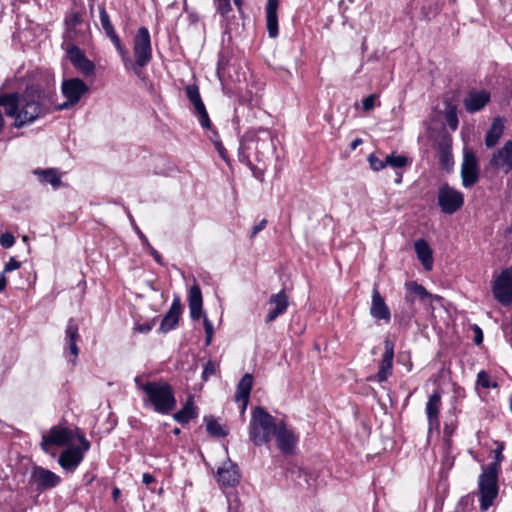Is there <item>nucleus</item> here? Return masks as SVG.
<instances>
[{"instance_id":"1","label":"nucleus","mask_w":512,"mask_h":512,"mask_svg":"<svg viewBox=\"0 0 512 512\" xmlns=\"http://www.w3.org/2000/svg\"><path fill=\"white\" fill-rule=\"evenodd\" d=\"M61 91L66 101L55 105L56 91L53 85L32 84L22 93L1 94L0 106L4 107L8 117L14 118V127L22 128L52 110H66L76 105L89 87L79 78H70L62 82Z\"/></svg>"},{"instance_id":"2","label":"nucleus","mask_w":512,"mask_h":512,"mask_svg":"<svg viewBox=\"0 0 512 512\" xmlns=\"http://www.w3.org/2000/svg\"><path fill=\"white\" fill-rule=\"evenodd\" d=\"M138 390L144 393L143 404L159 414H169L175 409L177 401L172 386L166 381H148L143 383L141 377L135 378Z\"/></svg>"},{"instance_id":"3","label":"nucleus","mask_w":512,"mask_h":512,"mask_svg":"<svg viewBox=\"0 0 512 512\" xmlns=\"http://www.w3.org/2000/svg\"><path fill=\"white\" fill-rule=\"evenodd\" d=\"M278 426L276 419L264 408L257 406L253 409L249 424V439L256 445L267 444Z\"/></svg>"},{"instance_id":"4","label":"nucleus","mask_w":512,"mask_h":512,"mask_svg":"<svg viewBox=\"0 0 512 512\" xmlns=\"http://www.w3.org/2000/svg\"><path fill=\"white\" fill-rule=\"evenodd\" d=\"M133 53L135 62L126 57L127 51L122 55L126 68L132 69L137 76L141 75L140 68L146 66L152 59L150 33L146 27H140L134 37Z\"/></svg>"},{"instance_id":"5","label":"nucleus","mask_w":512,"mask_h":512,"mask_svg":"<svg viewBox=\"0 0 512 512\" xmlns=\"http://www.w3.org/2000/svg\"><path fill=\"white\" fill-rule=\"evenodd\" d=\"M495 464H489L483 468L482 474L479 476L478 489L480 493V508L483 511L493 504L494 499L498 495V473L495 470Z\"/></svg>"},{"instance_id":"6","label":"nucleus","mask_w":512,"mask_h":512,"mask_svg":"<svg viewBox=\"0 0 512 512\" xmlns=\"http://www.w3.org/2000/svg\"><path fill=\"white\" fill-rule=\"evenodd\" d=\"M271 144V137L268 131H248L246 132L240 142L239 159L243 163H249V158L245 154L246 151L255 149L257 154H263L262 150L268 148Z\"/></svg>"},{"instance_id":"7","label":"nucleus","mask_w":512,"mask_h":512,"mask_svg":"<svg viewBox=\"0 0 512 512\" xmlns=\"http://www.w3.org/2000/svg\"><path fill=\"white\" fill-rule=\"evenodd\" d=\"M80 446L67 447L58 458V463L66 472H74L84 458L85 452L90 449V443L84 434L77 431Z\"/></svg>"},{"instance_id":"8","label":"nucleus","mask_w":512,"mask_h":512,"mask_svg":"<svg viewBox=\"0 0 512 512\" xmlns=\"http://www.w3.org/2000/svg\"><path fill=\"white\" fill-rule=\"evenodd\" d=\"M74 440L73 430L56 425L48 433L42 435L41 448L44 452L50 453L51 446L69 447Z\"/></svg>"},{"instance_id":"9","label":"nucleus","mask_w":512,"mask_h":512,"mask_svg":"<svg viewBox=\"0 0 512 512\" xmlns=\"http://www.w3.org/2000/svg\"><path fill=\"white\" fill-rule=\"evenodd\" d=\"M438 205L444 214H454L464 204V195L459 190L444 184L438 191Z\"/></svg>"},{"instance_id":"10","label":"nucleus","mask_w":512,"mask_h":512,"mask_svg":"<svg viewBox=\"0 0 512 512\" xmlns=\"http://www.w3.org/2000/svg\"><path fill=\"white\" fill-rule=\"evenodd\" d=\"M492 292L495 299L504 306L512 303V268L504 269L495 279Z\"/></svg>"},{"instance_id":"11","label":"nucleus","mask_w":512,"mask_h":512,"mask_svg":"<svg viewBox=\"0 0 512 512\" xmlns=\"http://www.w3.org/2000/svg\"><path fill=\"white\" fill-rule=\"evenodd\" d=\"M488 166L494 171L504 174L512 171V140H507L491 154Z\"/></svg>"},{"instance_id":"12","label":"nucleus","mask_w":512,"mask_h":512,"mask_svg":"<svg viewBox=\"0 0 512 512\" xmlns=\"http://www.w3.org/2000/svg\"><path fill=\"white\" fill-rule=\"evenodd\" d=\"M273 435L276 438L277 447L283 454L292 453L298 439L293 431L287 428L283 421L278 422V426Z\"/></svg>"},{"instance_id":"13","label":"nucleus","mask_w":512,"mask_h":512,"mask_svg":"<svg viewBox=\"0 0 512 512\" xmlns=\"http://www.w3.org/2000/svg\"><path fill=\"white\" fill-rule=\"evenodd\" d=\"M461 177L464 187L473 186L479 179L478 162L473 152H466L464 154Z\"/></svg>"},{"instance_id":"14","label":"nucleus","mask_w":512,"mask_h":512,"mask_svg":"<svg viewBox=\"0 0 512 512\" xmlns=\"http://www.w3.org/2000/svg\"><path fill=\"white\" fill-rule=\"evenodd\" d=\"M385 351L382 355L379 370L375 376L370 379H375L378 382H384L392 373L393 358H394V344L389 339L384 340Z\"/></svg>"},{"instance_id":"15","label":"nucleus","mask_w":512,"mask_h":512,"mask_svg":"<svg viewBox=\"0 0 512 512\" xmlns=\"http://www.w3.org/2000/svg\"><path fill=\"white\" fill-rule=\"evenodd\" d=\"M442 406L440 391H434L426 403L425 412L428 421V431L440 428L439 414Z\"/></svg>"},{"instance_id":"16","label":"nucleus","mask_w":512,"mask_h":512,"mask_svg":"<svg viewBox=\"0 0 512 512\" xmlns=\"http://www.w3.org/2000/svg\"><path fill=\"white\" fill-rule=\"evenodd\" d=\"M405 288L407 290V294L405 299L407 302L413 303L412 295L417 296L421 300L429 299V309L431 310V314L434 313L433 301H438L440 304L443 302V298L439 295L430 294L424 286L418 284L415 281H409L405 284Z\"/></svg>"},{"instance_id":"17","label":"nucleus","mask_w":512,"mask_h":512,"mask_svg":"<svg viewBox=\"0 0 512 512\" xmlns=\"http://www.w3.org/2000/svg\"><path fill=\"white\" fill-rule=\"evenodd\" d=\"M268 304L270 305V309L266 315L265 321L266 323H271L287 310L289 306L288 296L285 291L282 290L277 294L271 295Z\"/></svg>"},{"instance_id":"18","label":"nucleus","mask_w":512,"mask_h":512,"mask_svg":"<svg viewBox=\"0 0 512 512\" xmlns=\"http://www.w3.org/2000/svg\"><path fill=\"white\" fill-rule=\"evenodd\" d=\"M31 479L37 485L38 489L41 490L53 488L60 483V477L58 475L43 467H35L32 471Z\"/></svg>"},{"instance_id":"19","label":"nucleus","mask_w":512,"mask_h":512,"mask_svg":"<svg viewBox=\"0 0 512 512\" xmlns=\"http://www.w3.org/2000/svg\"><path fill=\"white\" fill-rule=\"evenodd\" d=\"M370 315L376 320H383L385 323H389L391 320L390 310L376 286L372 291Z\"/></svg>"},{"instance_id":"20","label":"nucleus","mask_w":512,"mask_h":512,"mask_svg":"<svg viewBox=\"0 0 512 512\" xmlns=\"http://www.w3.org/2000/svg\"><path fill=\"white\" fill-rule=\"evenodd\" d=\"M490 98V93L486 90H472L464 99V107L469 113L478 112L488 104Z\"/></svg>"},{"instance_id":"21","label":"nucleus","mask_w":512,"mask_h":512,"mask_svg":"<svg viewBox=\"0 0 512 512\" xmlns=\"http://www.w3.org/2000/svg\"><path fill=\"white\" fill-rule=\"evenodd\" d=\"M181 312L182 306L180 297L176 295L169 310L161 321L159 331L162 333H167L168 331L174 329L179 322Z\"/></svg>"},{"instance_id":"22","label":"nucleus","mask_w":512,"mask_h":512,"mask_svg":"<svg viewBox=\"0 0 512 512\" xmlns=\"http://www.w3.org/2000/svg\"><path fill=\"white\" fill-rule=\"evenodd\" d=\"M217 480L223 487H233L237 485L240 480L237 466L231 461L225 462L217 471Z\"/></svg>"},{"instance_id":"23","label":"nucleus","mask_w":512,"mask_h":512,"mask_svg":"<svg viewBox=\"0 0 512 512\" xmlns=\"http://www.w3.org/2000/svg\"><path fill=\"white\" fill-rule=\"evenodd\" d=\"M99 18L102 29L104 30L107 37L112 41V43L115 45L116 49L120 52V54L124 55L125 49L121 44L119 36L114 30V27L110 21V17L104 6H99Z\"/></svg>"},{"instance_id":"24","label":"nucleus","mask_w":512,"mask_h":512,"mask_svg":"<svg viewBox=\"0 0 512 512\" xmlns=\"http://www.w3.org/2000/svg\"><path fill=\"white\" fill-rule=\"evenodd\" d=\"M253 385V376L246 373L239 381L237 385V391L235 394V401L241 402V413L243 414L247 408L248 401L250 398V392Z\"/></svg>"},{"instance_id":"25","label":"nucleus","mask_w":512,"mask_h":512,"mask_svg":"<svg viewBox=\"0 0 512 512\" xmlns=\"http://www.w3.org/2000/svg\"><path fill=\"white\" fill-rule=\"evenodd\" d=\"M415 253L418 260L423 265L426 271H431L433 268V253L428 242L424 239H418L414 243Z\"/></svg>"},{"instance_id":"26","label":"nucleus","mask_w":512,"mask_h":512,"mask_svg":"<svg viewBox=\"0 0 512 512\" xmlns=\"http://www.w3.org/2000/svg\"><path fill=\"white\" fill-rule=\"evenodd\" d=\"M504 129V119L499 116L495 117L485 135L484 142L487 148H493L499 142L504 134Z\"/></svg>"},{"instance_id":"27","label":"nucleus","mask_w":512,"mask_h":512,"mask_svg":"<svg viewBox=\"0 0 512 512\" xmlns=\"http://www.w3.org/2000/svg\"><path fill=\"white\" fill-rule=\"evenodd\" d=\"M278 5V0H268L266 5V26L271 38L278 36Z\"/></svg>"},{"instance_id":"28","label":"nucleus","mask_w":512,"mask_h":512,"mask_svg":"<svg viewBox=\"0 0 512 512\" xmlns=\"http://www.w3.org/2000/svg\"><path fill=\"white\" fill-rule=\"evenodd\" d=\"M78 331V325L76 324L74 319L71 318L67 323L65 334L69 351L74 358H77L79 354V349L77 346V340L79 339Z\"/></svg>"},{"instance_id":"29","label":"nucleus","mask_w":512,"mask_h":512,"mask_svg":"<svg viewBox=\"0 0 512 512\" xmlns=\"http://www.w3.org/2000/svg\"><path fill=\"white\" fill-rule=\"evenodd\" d=\"M197 417V407L194 405L193 397L190 396L181 410L173 415L175 421L180 424H187L191 419Z\"/></svg>"},{"instance_id":"30","label":"nucleus","mask_w":512,"mask_h":512,"mask_svg":"<svg viewBox=\"0 0 512 512\" xmlns=\"http://www.w3.org/2000/svg\"><path fill=\"white\" fill-rule=\"evenodd\" d=\"M34 173L38 175L40 182L49 183L53 188H58L61 185V178L56 169L35 170Z\"/></svg>"},{"instance_id":"31","label":"nucleus","mask_w":512,"mask_h":512,"mask_svg":"<svg viewBox=\"0 0 512 512\" xmlns=\"http://www.w3.org/2000/svg\"><path fill=\"white\" fill-rule=\"evenodd\" d=\"M206 423L207 432L216 437H225L228 435V430L223 427L214 417L206 416L204 418Z\"/></svg>"},{"instance_id":"32","label":"nucleus","mask_w":512,"mask_h":512,"mask_svg":"<svg viewBox=\"0 0 512 512\" xmlns=\"http://www.w3.org/2000/svg\"><path fill=\"white\" fill-rule=\"evenodd\" d=\"M194 107V113L198 116L199 123L204 129H210L212 124L206 110V107L202 100L192 103Z\"/></svg>"},{"instance_id":"33","label":"nucleus","mask_w":512,"mask_h":512,"mask_svg":"<svg viewBox=\"0 0 512 512\" xmlns=\"http://www.w3.org/2000/svg\"><path fill=\"white\" fill-rule=\"evenodd\" d=\"M82 23L81 15L78 12H71L65 18V26L67 37L70 39L74 38L76 28Z\"/></svg>"},{"instance_id":"34","label":"nucleus","mask_w":512,"mask_h":512,"mask_svg":"<svg viewBox=\"0 0 512 512\" xmlns=\"http://www.w3.org/2000/svg\"><path fill=\"white\" fill-rule=\"evenodd\" d=\"M444 117L449 128L456 130L458 127L457 107L447 102L444 109Z\"/></svg>"},{"instance_id":"35","label":"nucleus","mask_w":512,"mask_h":512,"mask_svg":"<svg viewBox=\"0 0 512 512\" xmlns=\"http://www.w3.org/2000/svg\"><path fill=\"white\" fill-rule=\"evenodd\" d=\"M385 164L393 168H403L409 164V159L406 156L392 153L385 157Z\"/></svg>"},{"instance_id":"36","label":"nucleus","mask_w":512,"mask_h":512,"mask_svg":"<svg viewBox=\"0 0 512 512\" xmlns=\"http://www.w3.org/2000/svg\"><path fill=\"white\" fill-rule=\"evenodd\" d=\"M188 304L189 306H202L203 299L199 285L191 286L188 293Z\"/></svg>"},{"instance_id":"37","label":"nucleus","mask_w":512,"mask_h":512,"mask_svg":"<svg viewBox=\"0 0 512 512\" xmlns=\"http://www.w3.org/2000/svg\"><path fill=\"white\" fill-rule=\"evenodd\" d=\"M476 385L480 386V387H482L484 389L497 388L498 387L497 382L491 381L488 373L486 371H484V370H481V371L478 372L477 380H476Z\"/></svg>"},{"instance_id":"38","label":"nucleus","mask_w":512,"mask_h":512,"mask_svg":"<svg viewBox=\"0 0 512 512\" xmlns=\"http://www.w3.org/2000/svg\"><path fill=\"white\" fill-rule=\"evenodd\" d=\"M67 54H68V58H69L70 62L74 66H76L77 63H79L83 58L86 57L85 54L83 53V51L74 44H70L67 47Z\"/></svg>"},{"instance_id":"39","label":"nucleus","mask_w":512,"mask_h":512,"mask_svg":"<svg viewBox=\"0 0 512 512\" xmlns=\"http://www.w3.org/2000/svg\"><path fill=\"white\" fill-rule=\"evenodd\" d=\"M138 234H139V237L144 245V247L147 249V251L149 252V254L155 259V261L159 264H162V257L161 255L159 254L158 251H156L153 246L149 243L148 239L146 238V236L141 232V231H138Z\"/></svg>"},{"instance_id":"40","label":"nucleus","mask_w":512,"mask_h":512,"mask_svg":"<svg viewBox=\"0 0 512 512\" xmlns=\"http://www.w3.org/2000/svg\"><path fill=\"white\" fill-rule=\"evenodd\" d=\"M75 67L86 76L92 75L95 69L93 62L87 59V57L83 58L79 63H77Z\"/></svg>"},{"instance_id":"41","label":"nucleus","mask_w":512,"mask_h":512,"mask_svg":"<svg viewBox=\"0 0 512 512\" xmlns=\"http://www.w3.org/2000/svg\"><path fill=\"white\" fill-rule=\"evenodd\" d=\"M203 326L205 330V345L209 346L212 342L213 334H214V328L210 320L207 318V316L204 314L203 316Z\"/></svg>"},{"instance_id":"42","label":"nucleus","mask_w":512,"mask_h":512,"mask_svg":"<svg viewBox=\"0 0 512 512\" xmlns=\"http://www.w3.org/2000/svg\"><path fill=\"white\" fill-rule=\"evenodd\" d=\"M368 162L371 169L374 171H380L387 166V164H385V159L381 160L375 154H370L368 156Z\"/></svg>"},{"instance_id":"43","label":"nucleus","mask_w":512,"mask_h":512,"mask_svg":"<svg viewBox=\"0 0 512 512\" xmlns=\"http://www.w3.org/2000/svg\"><path fill=\"white\" fill-rule=\"evenodd\" d=\"M186 96L190 100L191 103L198 102V100H202L199 88L196 85H188L185 88Z\"/></svg>"},{"instance_id":"44","label":"nucleus","mask_w":512,"mask_h":512,"mask_svg":"<svg viewBox=\"0 0 512 512\" xmlns=\"http://www.w3.org/2000/svg\"><path fill=\"white\" fill-rule=\"evenodd\" d=\"M216 9L222 16L227 15L232 10L230 0H216Z\"/></svg>"},{"instance_id":"45","label":"nucleus","mask_w":512,"mask_h":512,"mask_svg":"<svg viewBox=\"0 0 512 512\" xmlns=\"http://www.w3.org/2000/svg\"><path fill=\"white\" fill-rule=\"evenodd\" d=\"M15 238L11 233H3L0 237V244L4 248H10L14 245Z\"/></svg>"},{"instance_id":"46","label":"nucleus","mask_w":512,"mask_h":512,"mask_svg":"<svg viewBox=\"0 0 512 512\" xmlns=\"http://www.w3.org/2000/svg\"><path fill=\"white\" fill-rule=\"evenodd\" d=\"M155 322H156V319L154 318L149 322L136 325L134 329L136 332H139V333H148L154 327Z\"/></svg>"},{"instance_id":"47","label":"nucleus","mask_w":512,"mask_h":512,"mask_svg":"<svg viewBox=\"0 0 512 512\" xmlns=\"http://www.w3.org/2000/svg\"><path fill=\"white\" fill-rule=\"evenodd\" d=\"M216 372L215 364L212 361H208L203 369L202 378L207 380L211 375H214Z\"/></svg>"},{"instance_id":"48","label":"nucleus","mask_w":512,"mask_h":512,"mask_svg":"<svg viewBox=\"0 0 512 512\" xmlns=\"http://www.w3.org/2000/svg\"><path fill=\"white\" fill-rule=\"evenodd\" d=\"M377 96L371 94L362 101V107L364 111H370L375 107V101Z\"/></svg>"},{"instance_id":"49","label":"nucleus","mask_w":512,"mask_h":512,"mask_svg":"<svg viewBox=\"0 0 512 512\" xmlns=\"http://www.w3.org/2000/svg\"><path fill=\"white\" fill-rule=\"evenodd\" d=\"M21 266L20 262L17 261L15 258L11 257L9 261L5 264L3 273H9L11 271H14L16 269H19Z\"/></svg>"},{"instance_id":"50","label":"nucleus","mask_w":512,"mask_h":512,"mask_svg":"<svg viewBox=\"0 0 512 512\" xmlns=\"http://www.w3.org/2000/svg\"><path fill=\"white\" fill-rule=\"evenodd\" d=\"M502 450H503V444L499 445L498 448L494 451L495 452V460L490 463V464L496 465L495 466L496 471L500 470V464H501V461L503 460Z\"/></svg>"},{"instance_id":"51","label":"nucleus","mask_w":512,"mask_h":512,"mask_svg":"<svg viewBox=\"0 0 512 512\" xmlns=\"http://www.w3.org/2000/svg\"><path fill=\"white\" fill-rule=\"evenodd\" d=\"M441 163L444 167L448 168L452 165V154L448 150H442L440 155Z\"/></svg>"},{"instance_id":"52","label":"nucleus","mask_w":512,"mask_h":512,"mask_svg":"<svg viewBox=\"0 0 512 512\" xmlns=\"http://www.w3.org/2000/svg\"><path fill=\"white\" fill-rule=\"evenodd\" d=\"M189 310L193 320H198L202 315V306H189Z\"/></svg>"},{"instance_id":"53","label":"nucleus","mask_w":512,"mask_h":512,"mask_svg":"<svg viewBox=\"0 0 512 512\" xmlns=\"http://www.w3.org/2000/svg\"><path fill=\"white\" fill-rule=\"evenodd\" d=\"M266 225H267V220L266 219L261 220L257 225H255L252 228L251 238L255 237L260 231L265 229Z\"/></svg>"},{"instance_id":"54","label":"nucleus","mask_w":512,"mask_h":512,"mask_svg":"<svg viewBox=\"0 0 512 512\" xmlns=\"http://www.w3.org/2000/svg\"><path fill=\"white\" fill-rule=\"evenodd\" d=\"M215 147H216L220 157L223 160L227 161V152H226V149L223 147L222 143L219 141L215 142Z\"/></svg>"},{"instance_id":"55","label":"nucleus","mask_w":512,"mask_h":512,"mask_svg":"<svg viewBox=\"0 0 512 512\" xmlns=\"http://www.w3.org/2000/svg\"><path fill=\"white\" fill-rule=\"evenodd\" d=\"M142 481L144 484H146L148 486L155 481V478L153 477V475H151L149 473H144L142 476Z\"/></svg>"},{"instance_id":"56","label":"nucleus","mask_w":512,"mask_h":512,"mask_svg":"<svg viewBox=\"0 0 512 512\" xmlns=\"http://www.w3.org/2000/svg\"><path fill=\"white\" fill-rule=\"evenodd\" d=\"M483 340L482 331L479 327H476V336H475V343L480 344Z\"/></svg>"},{"instance_id":"57","label":"nucleus","mask_w":512,"mask_h":512,"mask_svg":"<svg viewBox=\"0 0 512 512\" xmlns=\"http://www.w3.org/2000/svg\"><path fill=\"white\" fill-rule=\"evenodd\" d=\"M5 273H3L1 276H0V292L4 291L5 288H6V285H7V280L4 276Z\"/></svg>"},{"instance_id":"58","label":"nucleus","mask_w":512,"mask_h":512,"mask_svg":"<svg viewBox=\"0 0 512 512\" xmlns=\"http://www.w3.org/2000/svg\"><path fill=\"white\" fill-rule=\"evenodd\" d=\"M120 494H121L120 489L115 487L113 489V491H112V497H113L114 501H117V499L119 498Z\"/></svg>"},{"instance_id":"59","label":"nucleus","mask_w":512,"mask_h":512,"mask_svg":"<svg viewBox=\"0 0 512 512\" xmlns=\"http://www.w3.org/2000/svg\"><path fill=\"white\" fill-rule=\"evenodd\" d=\"M360 144H362V139L356 138L351 142L350 146L352 149H356V147H358Z\"/></svg>"},{"instance_id":"60","label":"nucleus","mask_w":512,"mask_h":512,"mask_svg":"<svg viewBox=\"0 0 512 512\" xmlns=\"http://www.w3.org/2000/svg\"><path fill=\"white\" fill-rule=\"evenodd\" d=\"M3 126H4V118H3L2 113L0 112V133L2 132Z\"/></svg>"},{"instance_id":"61","label":"nucleus","mask_w":512,"mask_h":512,"mask_svg":"<svg viewBox=\"0 0 512 512\" xmlns=\"http://www.w3.org/2000/svg\"><path fill=\"white\" fill-rule=\"evenodd\" d=\"M234 1V4L240 8L242 6V3H243V0H233Z\"/></svg>"},{"instance_id":"62","label":"nucleus","mask_w":512,"mask_h":512,"mask_svg":"<svg viewBox=\"0 0 512 512\" xmlns=\"http://www.w3.org/2000/svg\"><path fill=\"white\" fill-rule=\"evenodd\" d=\"M401 181H402V175H401V174H399V175H398V177H396L395 182H396L397 184H400V183H401Z\"/></svg>"},{"instance_id":"63","label":"nucleus","mask_w":512,"mask_h":512,"mask_svg":"<svg viewBox=\"0 0 512 512\" xmlns=\"http://www.w3.org/2000/svg\"><path fill=\"white\" fill-rule=\"evenodd\" d=\"M437 305L442 307L443 303L441 302V304H440L438 301H433L434 310L437 308Z\"/></svg>"},{"instance_id":"64","label":"nucleus","mask_w":512,"mask_h":512,"mask_svg":"<svg viewBox=\"0 0 512 512\" xmlns=\"http://www.w3.org/2000/svg\"><path fill=\"white\" fill-rule=\"evenodd\" d=\"M174 433L175 434H179L180 433V429L179 428H175Z\"/></svg>"}]
</instances>
